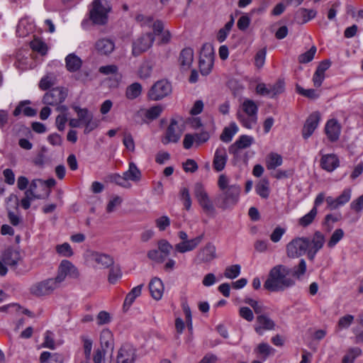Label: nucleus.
Returning a JSON list of instances; mask_svg holds the SVG:
<instances>
[{"instance_id":"obj_1","label":"nucleus","mask_w":363,"mask_h":363,"mask_svg":"<svg viewBox=\"0 0 363 363\" xmlns=\"http://www.w3.org/2000/svg\"><path fill=\"white\" fill-rule=\"evenodd\" d=\"M290 274L291 269L286 266H274L269 272L268 277L264 283V288L271 292H278L293 286L295 281L288 277Z\"/></svg>"},{"instance_id":"obj_2","label":"nucleus","mask_w":363,"mask_h":363,"mask_svg":"<svg viewBox=\"0 0 363 363\" xmlns=\"http://www.w3.org/2000/svg\"><path fill=\"white\" fill-rule=\"evenodd\" d=\"M111 11V6L106 0H94L89 11V19H84L82 27L86 29L89 21L94 25L104 26L108 22V14Z\"/></svg>"},{"instance_id":"obj_3","label":"nucleus","mask_w":363,"mask_h":363,"mask_svg":"<svg viewBox=\"0 0 363 363\" xmlns=\"http://www.w3.org/2000/svg\"><path fill=\"white\" fill-rule=\"evenodd\" d=\"M240 191L241 188L237 184L230 185L227 189L222 191L217 197L218 207L226 210L235 206L239 201Z\"/></svg>"},{"instance_id":"obj_4","label":"nucleus","mask_w":363,"mask_h":363,"mask_svg":"<svg viewBox=\"0 0 363 363\" xmlns=\"http://www.w3.org/2000/svg\"><path fill=\"white\" fill-rule=\"evenodd\" d=\"M194 194L203 212L209 216H215L216 213V207L203 184L196 182L194 184Z\"/></svg>"},{"instance_id":"obj_5","label":"nucleus","mask_w":363,"mask_h":363,"mask_svg":"<svg viewBox=\"0 0 363 363\" xmlns=\"http://www.w3.org/2000/svg\"><path fill=\"white\" fill-rule=\"evenodd\" d=\"M21 260L20 252L13 248H8L4 251L0 260V275L5 276L7 273L6 266L16 270L18 263Z\"/></svg>"},{"instance_id":"obj_6","label":"nucleus","mask_w":363,"mask_h":363,"mask_svg":"<svg viewBox=\"0 0 363 363\" xmlns=\"http://www.w3.org/2000/svg\"><path fill=\"white\" fill-rule=\"evenodd\" d=\"M172 91L171 83L162 79L156 82L148 91L147 97L152 101H160L169 96Z\"/></svg>"},{"instance_id":"obj_7","label":"nucleus","mask_w":363,"mask_h":363,"mask_svg":"<svg viewBox=\"0 0 363 363\" xmlns=\"http://www.w3.org/2000/svg\"><path fill=\"white\" fill-rule=\"evenodd\" d=\"M72 108L77 114L78 119L82 124L85 126L84 133L89 134L91 131L96 129L99 125V121L94 119L93 114L87 108H82L78 106H73Z\"/></svg>"},{"instance_id":"obj_8","label":"nucleus","mask_w":363,"mask_h":363,"mask_svg":"<svg viewBox=\"0 0 363 363\" xmlns=\"http://www.w3.org/2000/svg\"><path fill=\"white\" fill-rule=\"evenodd\" d=\"M308 241L307 257L311 261H313L318 252L323 247L325 236L320 231H316L311 237H304Z\"/></svg>"},{"instance_id":"obj_9","label":"nucleus","mask_w":363,"mask_h":363,"mask_svg":"<svg viewBox=\"0 0 363 363\" xmlns=\"http://www.w3.org/2000/svg\"><path fill=\"white\" fill-rule=\"evenodd\" d=\"M58 288L52 278H50L33 284L30 288V292L35 296L40 297L50 295Z\"/></svg>"},{"instance_id":"obj_10","label":"nucleus","mask_w":363,"mask_h":363,"mask_svg":"<svg viewBox=\"0 0 363 363\" xmlns=\"http://www.w3.org/2000/svg\"><path fill=\"white\" fill-rule=\"evenodd\" d=\"M308 241L304 237L296 238L286 245V254L289 257H298L307 254Z\"/></svg>"},{"instance_id":"obj_11","label":"nucleus","mask_w":363,"mask_h":363,"mask_svg":"<svg viewBox=\"0 0 363 363\" xmlns=\"http://www.w3.org/2000/svg\"><path fill=\"white\" fill-rule=\"evenodd\" d=\"M67 96V91L64 88H53L44 94L43 102L48 106H57L65 100Z\"/></svg>"},{"instance_id":"obj_12","label":"nucleus","mask_w":363,"mask_h":363,"mask_svg":"<svg viewBox=\"0 0 363 363\" xmlns=\"http://www.w3.org/2000/svg\"><path fill=\"white\" fill-rule=\"evenodd\" d=\"M155 41L154 35L151 33H147L139 38H138L133 43L132 54L135 57L139 56L143 52L147 51L152 47Z\"/></svg>"},{"instance_id":"obj_13","label":"nucleus","mask_w":363,"mask_h":363,"mask_svg":"<svg viewBox=\"0 0 363 363\" xmlns=\"http://www.w3.org/2000/svg\"><path fill=\"white\" fill-rule=\"evenodd\" d=\"M284 90V84L281 81H278L274 84H265L259 83L257 85L256 91L262 96H268L274 98L278 94H281Z\"/></svg>"},{"instance_id":"obj_14","label":"nucleus","mask_w":363,"mask_h":363,"mask_svg":"<svg viewBox=\"0 0 363 363\" xmlns=\"http://www.w3.org/2000/svg\"><path fill=\"white\" fill-rule=\"evenodd\" d=\"M136 357L135 348L133 345L126 343L118 350L116 363H135Z\"/></svg>"},{"instance_id":"obj_15","label":"nucleus","mask_w":363,"mask_h":363,"mask_svg":"<svg viewBox=\"0 0 363 363\" xmlns=\"http://www.w3.org/2000/svg\"><path fill=\"white\" fill-rule=\"evenodd\" d=\"M216 258V248L212 242H207L197 252L196 259L199 263H209Z\"/></svg>"},{"instance_id":"obj_16","label":"nucleus","mask_w":363,"mask_h":363,"mask_svg":"<svg viewBox=\"0 0 363 363\" xmlns=\"http://www.w3.org/2000/svg\"><path fill=\"white\" fill-rule=\"evenodd\" d=\"M320 120V114L318 111L312 113L306 119L302 129V135L304 139H308L312 135L318 126Z\"/></svg>"},{"instance_id":"obj_17","label":"nucleus","mask_w":363,"mask_h":363,"mask_svg":"<svg viewBox=\"0 0 363 363\" xmlns=\"http://www.w3.org/2000/svg\"><path fill=\"white\" fill-rule=\"evenodd\" d=\"M182 135L181 131L179 130L177 121L172 119L169 125L167 127L165 136L162 140L163 144L167 145L170 143H177Z\"/></svg>"},{"instance_id":"obj_18","label":"nucleus","mask_w":363,"mask_h":363,"mask_svg":"<svg viewBox=\"0 0 363 363\" xmlns=\"http://www.w3.org/2000/svg\"><path fill=\"white\" fill-rule=\"evenodd\" d=\"M87 257L103 269L108 268L114 263L113 259L110 255L95 251L88 252Z\"/></svg>"},{"instance_id":"obj_19","label":"nucleus","mask_w":363,"mask_h":363,"mask_svg":"<svg viewBox=\"0 0 363 363\" xmlns=\"http://www.w3.org/2000/svg\"><path fill=\"white\" fill-rule=\"evenodd\" d=\"M203 237L204 235L201 234L193 239H188L185 242H179L174 246L175 250L179 253L193 251L199 245L203 240Z\"/></svg>"},{"instance_id":"obj_20","label":"nucleus","mask_w":363,"mask_h":363,"mask_svg":"<svg viewBox=\"0 0 363 363\" xmlns=\"http://www.w3.org/2000/svg\"><path fill=\"white\" fill-rule=\"evenodd\" d=\"M228 160L226 149L223 146H219L215 151L213 167L216 172H221L224 169Z\"/></svg>"},{"instance_id":"obj_21","label":"nucleus","mask_w":363,"mask_h":363,"mask_svg":"<svg viewBox=\"0 0 363 363\" xmlns=\"http://www.w3.org/2000/svg\"><path fill=\"white\" fill-rule=\"evenodd\" d=\"M339 165V158L335 154L323 155L320 160V167L328 172H333Z\"/></svg>"},{"instance_id":"obj_22","label":"nucleus","mask_w":363,"mask_h":363,"mask_svg":"<svg viewBox=\"0 0 363 363\" xmlns=\"http://www.w3.org/2000/svg\"><path fill=\"white\" fill-rule=\"evenodd\" d=\"M254 143V138L252 136L242 135L229 147V152L236 155L240 150L249 147Z\"/></svg>"},{"instance_id":"obj_23","label":"nucleus","mask_w":363,"mask_h":363,"mask_svg":"<svg viewBox=\"0 0 363 363\" xmlns=\"http://www.w3.org/2000/svg\"><path fill=\"white\" fill-rule=\"evenodd\" d=\"M341 132L340 125L337 120H329L325 126V133L330 142H335L339 139Z\"/></svg>"},{"instance_id":"obj_24","label":"nucleus","mask_w":363,"mask_h":363,"mask_svg":"<svg viewBox=\"0 0 363 363\" xmlns=\"http://www.w3.org/2000/svg\"><path fill=\"white\" fill-rule=\"evenodd\" d=\"M257 326L255 327V331L262 334V330H273L275 329L276 323L268 315L260 314L257 317Z\"/></svg>"},{"instance_id":"obj_25","label":"nucleus","mask_w":363,"mask_h":363,"mask_svg":"<svg viewBox=\"0 0 363 363\" xmlns=\"http://www.w3.org/2000/svg\"><path fill=\"white\" fill-rule=\"evenodd\" d=\"M194 61V50L190 48H184L179 56V65L182 70H187L190 68Z\"/></svg>"},{"instance_id":"obj_26","label":"nucleus","mask_w":363,"mask_h":363,"mask_svg":"<svg viewBox=\"0 0 363 363\" xmlns=\"http://www.w3.org/2000/svg\"><path fill=\"white\" fill-rule=\"evenodd\" d=\"M95 49L101 55H108L115 49L114 42L108 38H101L95 43Z\"/></svg>"},{"instance_id":"obj_27","label":"nucleus","mask_w":363,"mask_h":363,"mask_svg":"<svg viewBox=\"0 0 363 363\" xmlns=\"http://www.w3.org/2000/svg\"><path fill=\"white\" fill-rule=\"evenodd\" d=\"M149 289L152 297L155 300H160L164 292V285L160 279L155 277L149 284Z\"/></svg>"},{"instance_id":"obj_28","label":"nucleus","mask_w":363,"mask_h":363,"mask_svg":"<svg viewBox=\"0 0 363 363\" xmlns=\"http://www.w3.org/2000/svg\"><path fill=\"white\" fill-rule=\"evenodd\" d=\"M30 104V101L24 100L21 101L18 103V106L16 107L13 112V115L15 117L18 116L21 113H23L24 116L28 117H33L37 114V111L35 109L30 107L26 106V105H28Z\"/></svg>"},{"instance_id":"obj_29","label":"nucleus","mask_w":363,"mask_h":363,"mask_svg":"<svg viewBox=\"0 0 363 363\" xmlns=\"http://www.w3.org/2000/svg\"><path fill=\"white\" fill-rule=\"evenodd\" d=\"M100 343L102 350H110L111 352H113L114 345L113 339V335L109 330L106 329L102 330L100 335Z\"/></svg>"},{"instance_id":"obj_30","label":"nucleus","mask_w":363,"mask_h":363,"mask_svg":"<svg viewBox=\"0 0 363 363\" xmlns=\"http://www.w3.org/2000/svg\"><path fill=\"white\" fill-rule=\"evenodd\" d=\"M316 12L312 9H300L295 14L296 21L301 24H303L315 18Z\"/></svg>"},{"instance_id":"obj_31","label":"nucleus","mask_w":363,"mask_h":363,"mask_svg":"<svg viewBox=\"0 0 363 363\" xmlns=\"http://www.w3.org/2000/svg\"><path fill=\"white\" fill-rule=\"evenodd\" d=\"M41 363H63L64 357L57 352H43L40 356Z\"/></svg>"},{"instance_id":"obj_32","label":"nucleus","mask_w":363,"mask_h":363,"mask_svg":"<svg viewBox=\"0 0 363 363\" xmlns=\"http://www.w3.org/2000/svg\"><path fill=\"white\" fill-rule=\"evenodd\" d=\"M66 67L69 72H74L82 67V60L75 54H69L65 58Z\"/></svg>"},{"instance_id":"obj_33","label":"nucleus","mask_w":363,"mask_h":363,"mask_svg":"<svg viewBox=\"0 0 363 363\" xmlns=\"http://www.w3.org/2000/svg\"><path fill=\"white\" fill-rule=\"evenodd\" d=\"M127 181L138 182L141 179V172L134 162H130L128 169L124 172Z\"/></svg>"},{"instance_id":"obj_34","label":"nucleus","mask_w":363,"mask_h":363,"mask_svg":"<svg viewBox=\"0 0 363 363\" xmlns=\"http://www.w3.org/2000/svg\"><path fill=\"white\" fill-rule=\"evenodd\" d=\"M282 157L274 152L269 153L266 157V166L269 170L275 169L282 164Z\"/></svg>"},{"instance_id":"obj_35","label":"nucleus","mask_w":363,"mask_h":363,"mask_svg":"<svg viewBox=\"0 0 363 363\" xmlns=\"http://www.w3.org/2000/svg\"><path fill=\"white\" fill-rule=\"evenodd\" d=\"M238 128L235 123L230 124L228 127H225L220 136V139L224 143H229L232 140L234 135L238 132Z\"/></svg>"},{"instance_id":"obj_36","label":"nucleus","mask_w":363,"mask_h":363,"mask_svg":"<svg viewBox=\"0 0 363 363\" xmlns=\"http://www.w3.org/2000/svg\"><path fill=\"white\" fill-rule=\"evenodd\" d=\"M242 108L245 115L257 117L258 107L255 101L246 99L242 104Z\"/></svg>"},{"instance_id":"obj_37","label":"nucleus","mask_w":363,"mask_h":363,"mask_svg":"<svg viewBox=\"0 0 363 363\" xmlns=\"http://www.w3.org/2000/svg\"><path fill=\"white\" fill-rule=\"evenodd\" d=\"M142 92V86L135 82L127 87L125 96L128 99L133 100L138 97Z\"/></svg>"},{"instance_id":"obj_38","label":"nucleus","mask_w":363,"mask_h":363,"mask_svg":"<svg viewBox=\"0 0 363 363\" xmlns=\"http://www.w3.org/2000/svg\"><path fill=\"white\" fill-rule=\"evenodd\" d=\"M257 194L262 198L267 199L269 195V181L262 179L255 186Z\"/></svg>"},{"instance_id":"obj_39","label":"nucleus","mask_w":363,"mask_h":363,"mask_svg":"<svg viewBox=\"0 0 363 363\" xmlns=\"http://www.w3.org/2000/svg\"><path fill=\"white\" fill-rule=\"evenodd\" d=\"M60 263L69 277L77 279L79 277L78 269L71 262L63 259Z\"/></svg>"},{"instance_id":"obj_40","label":"nucleus","mask_w":363,"mask_h":363,"mask_svg":"<svg viewBox=\"0 0 363 363\" xmlns=\"http://www.w3.org/2000/svg\"><path fill=\"white\" fill-rule=\"evenodd\" d=\"M108 178L111 182L115 183L123 188L130 189L132 186L131 184L127 181L124 173L122 176L118 174H111L108 176Z\"/></svg>"},{"instance_id":"obj_41","label":"nucleus","mask_w":363,"mask_h":363,"mask_svg":"<svg viewBox=\"0 0 363 363\" xmlns=\"http://www.w3.org/2000/svg\"><path fill=\"white\" fill-rule=\"evenodd\" d=\"M201 59H206L207 62L210 61L214 62V51L213 46L209 43H205L203 45L201 52H200V57Z\"/></svg>"},{"instance_id":"obj_42","label":"nucleus","mask_w":363,"mask_h":363,"mask_svg":"<svg viewBox=\"0 0 363 363\" xmlns=\"http://www.w3.org/2000/svg\"><path fill=\"white\" fill-rule=\"evenodd\" d=\"M238 119L240 123L246 128L251 129L257 122V117H252L241 113L238 114Z\"/></svg>"},{"instance_id":"obj_43","label":"nucleus","mask_w":363,"mask_h":363,"mask_svg":"<svg viewBox=\"0 0 363 363\" xmlns=\"http://www.w3.org/2000/svg\"><path fill=\"white\" fill-rule=\"evenodd\" d=\"M240 272L241 267L240 264H233L225 268L223 275L227 279H234L240 274Z\"/></svg>"},{"instance_id":"obj_44","label":"nucleus","mask_w":363,"mask_h":363,"mask_svg":"<svg viewBox=\"0 0 363 363\" xmlns=\"http://www.w3.org/2000/svg\"><path fill=\"white\" fill-rule=\"evenodd\" d=\"M318 213V210L315 208H312L309 213L299 218L298 224L301 226L306 227L311 224L316 217Z\"/></svg>"},{"instance_id":"obj_45","label":"nucleus","mask_w":363,"mask_h":363,"mask_svg":"<svg viewBox=\"0 0 363 363\" xmlns=\"http://www.w3.org/2000/svg\"><path fill=\"white\" fill-rule=\"evenodd\" d=\"M30 48L33 50L36 51L45 55L48 52L47 45L40 39L35 38L30 42Z\"/></svg>"},{"instance_id":"obj_46","label":"nucleus","mask_w":363,"mask_h":363,"mask_svg":"<svg viewBox=\"0 0 363 363\" xmlns=\"http://www.w3.org/2000/svg\"><path fill=\"white\" fill-rule=\"evenodd\" d=\"M55 84V78L52 74H47L43 77L39 82V88L45 91L54 86Z\"/></svg>"},{"instance_id":"obj_47","label":"nucleus","mask_w":363,"mask_h":363,"mask_svg":"<svg viewBox=\"0 0 363 363\" xmlns=\"http://www.w3.org/2000/svg\"><path fill=\"white\" fill-rule=\"evenodd\" d=\"M306 261L303 259H301L297 266L291 269L290 274L298 279L306 273Z\"/></svg>"},{"instance_id":"obj_48","label":"nucleus","mask_w":363,"mask_h":363,"mask_svg":"<svg viewBox=\"0 0 363 363\" xmlns=\"http://www.w3.org/2000/svg\"><path fill=\"white\" fill-rule=\"evenodd\" d=\"M56 252L60 255L65 257H70L74 254L70 245L67 242H64L63 244L57 245L56 246Z\"/></svg>"},{"instance_id":"obj_49","label":"nucleus","mask_w":363,"mask_h":363,"mask_svg":"<svg viewBox=\"0 0 363 363\" xmlns=\"http://www.w3.org/2000/svg\"><path fill=\"white\" fill-rule=\"evenodd\" d=\"M354 320V316L352 315H345L341 317L337 323V328L338 330L342 329H347Z\"/></svg>"},{"instance_id":"obj_50","label":"nucleus","mask_w":363,"mask_h":363,"mask_svg":"<svg viewBox=\"0 0 363 363\" xmlns=\"http://www.w3.org/2000/svg\"><path fill=\"white\" fill-rule=\"evenodd\" d=\"M343 236L344 231L341 228L336 229L333 233L329 241L328 242V247H334L337 243L343 238Z\"/></svg>"},{"instance_id":"obj_51","label":"nucleus","mask_w":363,"mask_h":363,"mask_svg":"<svg viewBox=\"0 0 363 363\" xmlns=\"http://www.w3.org/2000/svg\"><path fill=\"white\" fill-rule=\"evenodd\" d=\"M316 50V47L312 46L309 50L299 55L298 62L300 63H308L311 62L314 58Z\"/></svg>"},{"instance_id":"obj_52","label":"nucleus","mask_w":363,"mask_h":363,"mask_svg":"<svg viewBox=\"0 0 363 363\" xmlns=\"http://www.w3.org/2000/svg\"><path fill=\"white\" fill-rule=\"evenodd\" d=\"M122 277L121 268L118 266H113L109 271L108 281L115 284Z\"/></svg>"},{"instance_id":"obj_53","label":"nucleus","mask_w":363,"mask_h":363,"mask_svg":"<svg viewBox=\"0 0 363 363\" xmlns=\"http://www.w3.org/2000/svg\"><path fill=\"white\" fill-rule=\"evenodd\" d=\"M296 89L298 94L310 99H316L319 97V94L316 90L313 89H305L300 86H296Z\"/></svg>"},{"instance_id":"obj_54","label":"nucleus","mask_w":363,"mask_h":363,"mask_svg":"<svg viewBox=\"0 0 363 363\" xmlns=\"http://www.w3.org/2000/svg\"><path fill=\"white\" fill-rule=\"evenodd\" d=\"M213 61H210L207 62L206 59L199 58V69L202 75H208L211 72V69L213 66Z\"/></svg>"},{"instance_id":"obj_55","label":"nucleus","mask_w":363,"mask_h":363,"mask_svg":"<svg viewBox=\"0 0 363 363\" xmlns=\"http://www.w3.org/2000/svg\"><path fill=\"white\" fill-rule=\"evenodd\" d=\"M123 199L119 196H114L106 206V212L110 213L116 211V208L122 203Z\"/></svg>"},{"instance_id":"obj_56","label":"nucleus","mask_w":363,"mask_h":363,"mask_svg":"<svg viewBox=\"0 0 363 363\" xmlns=\"http://www.w3.org/2000/svg\"><path fill=\"white\" fill-rule=\"evenodd\" d=\"M157 245L158 249L166 259L173 248L172 245L167 240L164 239L159 240Z\"/></svg>"},{"instance_id":"obj_57","label":"nucleus","mask_w":363,"mask_h":363,"mask_svg":"<svg viewBox=\"0 0 363 363\" xmlns=\"http://www.w3.org/2000/svg\"><path fill=\"white\" fill-rule=\"evenodd\" d=\"M181 199L183 201L184 208L186 211H189L191 206V199L189 191L187 188L184 187L180 191Z\"/></svg>"},{"instance_id":"obj_58","label":"nucleus","mask_w":363,"mask_h":363,"mask_svg":"<svg viewBox=\"0 0 363 363\" xmlns=\"http://www.w3.org/2000/svg\"><path fill=\"white\" fill-rule=\"evenodd\" d=\"M162 111L160 106H152L145 111V117L150 120H155L160 116Z\"/></svg>"},{"instance_id":"obj_59","label":"nucleus","mask_w":363,"mask_h":363,"mask_svg":"<svg viewBox=\"0 0 363 363\" xmlns=\"http://www.w3.org/2000/svg\"><path fill=\"white\" fill-rule=\"evenodd\" d=\"M244 303L250 305L255 311L256 314L260 315L264 310L263 305L258 303L257 301L251 298H245L244 299Z\"/></svg>"},{"instance_id":"obj_60","label":"nucleus","mask_w":363,"mask_h":363,"mask_svg":"<svg viewBox=\"0 0 363 363\" xmlns=\"http://www.w3.org/2000/svg\"><path fill=\"white\" fill-rule=\"evenodd\" d=\"M147 257L157 263H162L166 259L160 250H151L147 252Z\"/></svg>"},{"instance_id":"obj_61","label":"nucleus","mask_w":363,"mask_h":363,"mask_svg":"<svg viewBox=\"0 0 363 363\" xmlns=\"http://www.w3.org/2000/svg\"><path fill=\"white\" fill-rule=\"evenodd\" d=\"M351 194H352L351 189L349 188H347V189H345L342 191V192L341 193V194L336 198L340 206H342L345 205V203H347V202H349V201L351 199Z\"/></svg>"},{"instance_id":"obj_62","label":"nucleus","mask_w":363,"mask_h":363,"mask_svg":"<svg viewBox=\"0 0 363 363\" xmlns=\"http://www.w3.org/2000/svg\"><path fill=\"white\" fill-rule=\"evenodd\" d=\"M43 346L52 350L55 349L54 334L52 332L49 330L45 332Z\"/></svg>"},{"instance_id":"obj_63","label":"nucleus","mask_w":363,"mask_h":363,"mask_svg":"<svg viewBox=\"0 0 363 363\" xmlns=\"http://www.w3.org/2000/svg\"><path fill=\"white\" fill-rule=\"evenodd\" d=\"M67 276H68V274L64 270L63 266L60 263L57 268V276L55 278H52V279L55 281V282L57 284V285L60 287L61 286L62 283L65 280Z\"/></svg>"},{"instance_id":"obj_64","label":"nucleus","mask_w":363,"mask_h":363,"mask_svg":"<svg viewBox=\"0 0 363 363\" xmlns=\"http://www.w3.org/2000/svg\"><path fill=\"white\" fill-rule=\"evenodd\" d=\"M266 53H267V51H266L265 48L259 50L256 53V55L255 57V64L256 67H257L258 68H260L264 65V62H265Z\"/></svg>"}]
</instances>
